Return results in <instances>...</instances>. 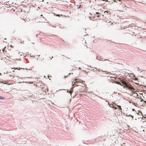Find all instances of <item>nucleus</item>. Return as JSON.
I'll return each instance as SVG.
<instances>
[{
	"label": "nucleus",
	"instance_id": "f8f14e48",
	"mask_svg": "<svg viewBox=\"0 0 146 146\" xmlns=\"http://www.w3.org/2000/svg\"><path fill=\"white\" fill-rule=\"evenodd\" d=\"M9 76H11V77H13V76L12 75H10Z\"/></svg>",
	"mask_w": 146,
	"mask_h": 146
},
{
	"label": "nucleus",
	"instance_id": "1a4fd4ad",
	"mask_svg": "<svg viewBox=\"0 0 146 146\" xmlns=\"http://www.w3.org/2000/svg\"><path fill=\"white\" fill-rule=\"evenodd\" d=\"M107 13V15L108 14V11H105L104 12V13Z\"/></svg>",
	"mask_w": 146,
	"mask_h": 146
},
{
	"label": "nucleus",
	"instance_id": "7ed1b4c3",
	"mask_svg": "<svg viewBox=\"0 0 146 146\" xmlns=\"http://www.w3.org/2000/svg\"><path fill=\"white\" fill-rule=\"evenodd\" d=\"M83 81L82 80H78L75 82H74L73 84V85L75 86H80V85L79 84V83H82Z\"/></svg>",
	"mask_w": 146,
	"mask_h": 146
},
{
	"label": "nucleus",
	"instance_id": "9b49d317",
	"mask_svg": "<svg viewBox=\"0 0 146 146\" xmlns=\"http://www.w3.org/2000/svg\"><path fill=\"white\" fill-rule=\"evenodd\" d=\"M64 77H65V78H66L67 77V76H65Z\"/></svg>",
	"mask_w": 146,
	"mask_h": 146
},
{
	"label": "nucleus",
	"instance_id": "9d476101",
	"mask_svg": "<svg viewBox=\"0 0 146 146\" xmlns=\"http://www.w3.org/2000/svg\"><path fill=\"white\" fill-rule=\"evenodd\" d=\"M132 111H135V109H132Z\"/></svg>",
	"mask_w": 146,
	"mask_h": 146
},
{
	"label": "nucleus",
	"instance_id": "423d86ee",
	"mask_svg": "<svg viewBox=\"0 0 146 146\" xmlns=\"http://www.w3.org/2000/svg\"><path fill=\"white\" fill-rule=\"evenodd\" d=\"M4 99V97H0V99L3 100Z\"/></svg>",
	"mask_w": 146,
	"mask_h": 146
},
{
	"label": "nucleus",
	"instance_id": "4468645a",
	"mask_svg": "<svg viewBox=\"0 0 146 146\" xmlns=\"http://www.w3.org/2000/svg\"><path fill=\"white\" fill-rule=\"evenodd\" d=\"M136 94V96H138V94Z\"/></svg>",
	"mask_w": 146,
	"mask_h": 146
},
{
	"label": "nucleus",
	"instance_id": "2eb2a0df",
	"mask_svg": "<svg viewBox=\"0 0 146 146\" xmlns=\"http://www.w3.org/2000/svg\"><path fill=\"white\" fill-rule=\"evenodd\" d=\"M11 47H13V46H12V45H11Z\"/></svg>",
	"mask_w": 146,
	"mask_h": 146
},
{
	"label": "nucleus",
	"instance_id": "ddd939ff",
	"mask_svg": "<svg viewBox=\"0 0 146 146\" xmlns=\"http://www.w3.org/2000/svg\"><path fill=\"white\" fill-rule=\"evenodd\" d=\"M130 115L131 117H132V118H133V116H132V115Z\"/></svg>",
	"mask_w": 146,
	"mask_h": 146
},
{
	"label": "nucleus",
	"instance_id": "39448f33",
	"mask_svg": "<svg viewBox=\"0 0 146 146\" xmlns=\"http://www.w3.org/2000/svg\"><path fill=\"white\" fill-rule=\"evenodd\" d=\"M13 68V69H17V70H19L20 69V68Z\"/></svg>",
	"mask_w": 146,
	"mask_h": 146
},
{
	"label": "nucleus",
	"instance_id": "6e6552de",
	"mask_svg": "<svg viewBox=\"0 0 146 146\" xmlns=\"http://www.w3.org/2000/svg\"><path fill=\"white\" fill-rule=\"evenodd\" d=\"M72 91L71 90H70L69 91V92L71 94L72 93Z\"/></svg>",
	"mask_w": 146,
	"mask_h": 146
},
{
	"label": "nucleus",
	"instance_id": "20e7f679",
	"mask_svg": "<svg viewBox=\"0 0 146 146\" xmlns=\"http://www.w3.org/2000/svg\"><path fill=\"white\" fill-rule=\"evenodd\" d=\"M96 16H97V17H99L100 16V13H98V12H96Z\"/></svg>",
	"mask_w": 146,
	"mask_h": 146
},
{
	"label": "nucleus",
	"instance_id": "f257e3e1",
	"mask_svg": "<svg viewBox=\"0 0 146 146\" xmlns=\"http://www.w3.org/2000/svg\"><path fill=\"white\" fill-rule=\"evenodd\" d=\"M121 82L122 84H121L119 82H117V83L118 84L123 86L124 88H127L128 89L131 90L133 93H135L134 92L136 91V89H134L133 87L130 83H127L123 80L121 81Z\"/></svg>",
	"mask_w": 146,
	"mask_h": 146
},
{
	"label": "nucleus",
	"instance_id": "f03ea898",
	"mask_svg": "<svg viewBox=\"0 0 146 146\" xmlns=\"http://www.w3.org/2000/svg\"><path fill=\"white\" fill-rule=\"evenodd\" d=\"M6 48L5 46L4 48ZM5 53H6V51H5L4 48L3 50H2V52L1 53V56H2L1 60L4 59H7V58L6 57V56L5 55Z\"/></svg>",
	"mask_w": 146,
	"mask_h": 146
},
{
	"label": "nucleus",
	"instance_id": "dca6fc26",
	"mask_svg": "<svg viewBox=\"0 0 146 146\" xmlns=\"http://www.w3.org/2000/svg\"><path fill=\"white\" fill-rule=\"evenodd\" d=\"M13 72H15L14 70H13Z\"/></svg>",
	"mask_w": 146,
	"mask_h": 146
},
{
	"label": "nucleus",
	"instance_id": "0eeeda50",
	"mask_svg": "<svg viewBox=\"0 0 146 146\" xmlns=\"http://www.w3.org/2000/svg\"><path fill=\"white\" fill-rule=\"evenodd\" d=\"M117 106L121 110H122V109L121 108V106H118V105H117Z\"/></svg>",
	"mask_w": 146,
	"mask_h": 146
}]
</instances>
